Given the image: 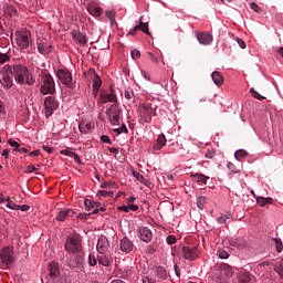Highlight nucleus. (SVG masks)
<instances>
[{
    "label": "nucleus",
    "mask_w": 283,
    "mask_h": 283,
    "mask_svg": "<svg viewBox=\"0 0 283 283\" xmlns=\"http://www.w3.org/2000/svg\"><path fill=\"white\" fill-rule=\"evenodd\" d=\"M19 209H21L22 211H30V206L22 205V206H19Z\"/></svg>",
    "instance_id": "64"
},
{
    "label": "nucleus",
    "mask_w": 283,
    "mask_h": 283,
    "mask_svg": "<svg viewBox=\"0 0 283 283\" xmlns=\"http://www.w3.org/2000/svg\"><path fill=\"white\" fill-rule=\"evenodd\" d=\"M73 39L74 41H77V43H80L81 45L87 44V38L81 32H73Z\"/></svg>",
    "instance_id": "25"
},
{
    "label": "nucleus",
    "mask_w": 283,
    "mask_h": 283,
    "mask_svg": "<svg viewBox=\"0 0 283 283\" xmlns=\"http://www.w3.org/2000/svg\"><path fill=\"white\" fill-rule=\"evenodd\" d=\"M237 43L241 48V50H247V42H244V40L237 38Z\"/></svg>",
    "instance_id": "53"
},
{
    "label": "nucleus",
    "mask_w": 283,
    "mask_h": 283,
    "mask_svg": "<svg viewBox=\"0 0 283 283\" xmlns=\"http://www.w3.org/2000/svg\"><path fill=\"white\" fill-rule=\"evenodd\" d=\"M87 11L92 14V17H101V14H103V9L96 3L88 4Z\"/></svg>",
    "instance_id": "21"
},
{
    "label": "nucleus",
    "mask_w": 283,
    "mask_h": 283,
    "mask_svg": "<svg viewBox=\"0 0 283 283\" xmlns=\"http://www.w3.org/2000/svg\"><path fill=\"white\" fill-rule=\"evenodd\" d=\"M97 196H102L103 198H114L113 191L98 190Z\"/></svg>",
    "instance_id": "42"
},
{
    "label": "nucleus",
    "mask_w": 283,
    "mask_h": 283,
    "mask_svg": "<svg viewBox=\"0 0 283 283\" xmlns=\"http://www.w3.org/2000/svg\"><path fill=\"white\" fill-rule=\"evenodd\" d=\"M134 178H136V180H138L139 182H142V185H147V179L145 178V176H143L140 172H133Z\"/></svg>",
    "instance_id": "38"
},
{
    "label": "nucleus",
    "mask_w": 283,
    "mask_h": 283,
    "mask_svg": "<svg viewBox=\"0 0 283 283\" xmlns=\"http://www.w3.org/2000/svg\"><path fill=\"white\" fill-rule=\"evenodd\" d=\"M139 239L143 242L149 243L151 242V238H154V233H151V230L147 227L139 228Z\"/></svg>",
    "instance_id": "16"
},
{
    "label": "nucleus",
    "mask_w": 283,
    "mask_h": 283,
    "mask_svg": "<svg viewBox=\"0 0 283 283\" xmlns=\"http://www.w3.org/2000/svg\"><path fill=\"white\" fill-rule=\"evenodd\" d=\"M193 180L195 182L207 185V180H209V177H205V175L197 174L193 176Z\"/></svg>",
    "instance_id": "34"
},
{
    "label": "nucleus",
    "mask_w": 283,
    "mask_h": 283,
    "mask_svg": "<svg viewBox=\"0 0 283 283\" xmlns=\"http://www.w3.org/2000/svg\"><path fill=\"white\" fill-rule=\"evenodd\" d=\"M130 55H132V59L136 61L137 59H140V51L135 49L130 52Z\"/></svg>",
    "instance_id": "54"
},
{
    "label": "nucleus",
    "mask_w": 283,
    "mask_h": 283,
    "mask_svg": "<svg viewBox=\"0 0 283 283\" xmlns=\"http://www.w3.org/2000/svg\"><path fill=\"white\" fill-rule=\"evenodd\" d=\"M140 30V27L137 24L135 25L129 32L128 35L129 36H136V32H138Z\"/></svg>",
    "instance_id": "55"
},
{
    "label": "nucleus",
    "mask_w": 283,
    "mask_h": 283,
    "mask_svg": "<svg viewBox=\"0 0 283 283\" xmlns=\"http://www.w3.org/2000/svg\"><path fill=\"white\" fill-rule=\"evenodd\" d=\"M84 262L85 259H83V254H77L70 263V269L75 271V273H83V271H85Z\"/></svg>",
    "instance_id": "10"
},
{
    "label": "nucleus",
    "mask_w": 283,
    "mask_h": 283,
    "mask_svg": "<svg viewBox=\"0 0 283 283\" xmlns=\"http://www.w3.org/2000/svg\"><path fill=\"white\" fill-rule=\"evenodd\" d=\"M8 145H10V147H14L15 149H19V147H21V144H19L17 140L14 139H9L8 140Z\"/></svg>",
    "instance_id": "52"
},
{
    "label": "nucleus",
    "mask_w": 283,
    "mask_h": 283,
    "mask_svg": "<svg viewBox=\"0 0 283 283\" xmlns=\"http://www.w3.org/2000/svg\"><path fill=\"white\" fill-rule=\"evenodd\" d=\"M102 143H106L107 145H112V139H109V136L103 135L101 137Z\"/></svg>",
    "instance_id": "59"
},
{
    "label": "nucleus",
    "mask_w": 283,
    "mask_h": 283,
    "mask_svg": "<svg viewBox=\"0 0 283 283\" xmlns=\"http://www.w3.org/2000/svg\"><path fill=\"white\" fill-rule=\"evenodd\" d=\"M124 97L126 98L127 103H136V95L134 94V91L130 88H127L124 92Z\"/></svg>",
    "instance_id": "29"
},
{
    "label": "nucleus",
    "mask_w": 283,
    "mask_h": 283,
    "mask_svg": "<svg viewBox=\"0 0 283 283\" xmlns=\"http://www.w3.org/2000/svg\"><path fill=\"white\" fill-rule=\"evenodd\" d=\"M97 261L102 266H112L114 259H112L111 254H105V252H102L97 255Z\"/></svg>",
    "instance_id": "17"
},
{
    "label": "nucleus",
    "mask_w": 283,
    "mask_h": 283,
    "mask_svg": "<svg viewBox=\"0 0 283 283\" xmlns=\"http://www.w3.org/2000/svg\"><path fill=\"white\" fill-rule=\"evenodd\" d=\"M66 218H74V210L72 209H65V210H60L56 220L59 222H65Z\"/></svg>",
    "instance_id": "18"
},
{
    "label": "nucleus",
    "mask_w": 283,
    "mask_h": 283,
    "mask_svg": "<svg viewBox=\"0 0 283 283\" xmlns=\"http://www.w3.org/2000/svg\"><path fill=\"white\" fill-rule=\"evenodd\" d=\"M33 171H36V167H34L33 165H29L25 168L24 174H33Z\"/></svg>",
    "instance_id": "57"
},
{
    "label": "nucleus",
    "mask_w": 283,
    "mask_h": 283,
    "mask_svg": "<svg viewBox=\"0 0 283 283\" xmlns=\"http://www.w3.org/2000/svg\"><path fill=\"white\" fill-rule=\"evenodd\" d=\"M139 30L144 32V34H148V36H151V33L149 32V24L143 22V18L139 19Z\"/></svg>",
    "instance_id": "33"
},
{
    "label": "nucleus",
    "mask_w": 283,
    "mask_h": 283,
    "mask_svg": "<svg viewBox=\"0 0 283 283\" xmlns=\"http://www.w3.org/2000/svg\"><path fill=\"white\" fill-rule=\"evenodd\" d=\"M197 39L201 45H210V43L213 41V36L209 33H199Z\"/></svg>",
    "instance_id": "19"
},
{
    "label": "nucleus",
    "mask_w": 283,
    "mask_h": 283,
    "mask_svg": "<svg viewBox=\"0 0 283 283\" xmlns=\"http://www.w3.org/2000/svg\"><path fill=\"white\" fill-rule=\"evenodd\" d=\"M101 85H103V81L101 76L93 71V92L94 94H98V90H101Z\"/></svg>",
    "instance_id": "22"
},
{
    "label": "nucleus",
    "mask_w": 283,
    "mask_h": 283,
    "mask_svg": "<svg viewBox=\"0 0 283 283\" xmlns=\"http://www.w3.org/2000/svg\"><path fill=\"white\" fill-rule=\"evenodd\" d=\"M250 8H251V10H253L254 12H258V13H261V12H262V9H261L260 6H258V3H255V2L250 3Z\"/></svg>",
    "instance_id": "51"
},
{
    "label": "nucleus",
    "mask_w": 283,
    "mask_h": 283,
    "mask_svg": "<svg viewBox=\"0 0 283 283\" xmlns=\"http://www.w3.org/2000/svg\"><path fill=\"white\" fill-rule=\"evenodd\" d=\"M219 271L221 274V277H219V283H224V277H233V268L227 263H222L219 266Z\"/></svg>",
    "instance_id": "13"
},
{
    "label": "nucleus",
    "mask_w": 283,
    "mask_h": 283,
    "mask_svg": "<svg viewBox=\"0 0 283 283\" xmlns=\"http://www.w3.org/2000/svg\"><path fill=\"white\" fill-rule=\"evenodd\" d=\"M115 132L117 134H129V129H127V126L125 124H123L122 127L116 128Z\"/></svg>",
    "instance_id": "48"
},
{
    "label": "nucleus",
    "mask_w": 283,
    "mask_h": 283,
    "mask_svg": "<svg viewBox=\"0 0 283 283\" xmlns=\"http://www.w3.org/2000/svg\"><path fill=\"white\" fill-rule=\"evenodd\" d=\"M48 283H54L56 282V279L61 275V268L59 266L57 262H51L48 265Z\"/></svg>",
    "instance_id": "9"
},
{
    "label": "nucleus",
    "mask_w": 283,
    "mask_h": 283,
    "mask_svg": "<svg viewBox=\"0 0 283 283\" xmlns=\"http://www.w3.org/2000/svg\"><path fill=\"white\" fill-rule=\"evenodd\" d=\"M38 51L41 53V54H48V49H45V44H43V42H40L38 41Z\"/></svg>",
    "instance_id": "45"
},
{
    "label": "nucleus",
    "mask_w": 283,
    "mask_h": 283,
    "mask_svg": "<svg viewBox=\"0 0 283 283\" xmlns=\"http://www.w3.org/2000/svg\"><path fill=\"white\" fill-rule=\"evenodd\" d=\"M116 187L115 181H104L101 185V189H114Z\"/></svg>",
    "instance_id": "40"
},
{
    "label": "nucleus",
    "mask_w": 283,
    "mask_h": 283,
    "mask_svg": "<svg viewBox=\"0 0 283 283\" xmlns=\"http://www.w3.org/2000/svg\"><path fill=\"white\" fill-rule=\"evenodd\" d=\"M273 241L275 242L277 253H282L283 251L282 239L274 238Z\"/></svg>",
    "instance_id": "44"
},
{
    "label": "nucleus",
    "mask_w": 283,
    "mask_h": 283,
    "mask_svg": "<svg viewBox=\"0 0 283 283\" xmlns=\"http://www.w3.org/2000/svg\"><path fill=\"white\" fill-rule=\"evenodd\" d=\"M4 11L7 12V14H9L11 17H17V14H19L17 7H14L12 4H6Z\"/></svg>",
    "instance_id": "32"
},
{
    "label": "nucleus",
    "mask_w": 283,
    "mask_h": 283,
    "mask_svg": "<svg viewBox=\"0 0 283 283\" xmlns=\"http://www.w3.org/2000/svg\"><path fill=\"white\" fill-rule=\"evenodd\" d=\"M90 216H92V213H80L77 216L78 220H87V218H90Z\"/></svg>",
    "instance_id": "62"
},
{
    "label": "nucleus",
    "mask_w": 283,
    "mask_h": 283,
    "mask_svg": "<svg viewBox=\"0 0 283 283\" xmlns=\"http://www.w3.org/2000/svg\"><path fill=\"white\" fill-rule=\"evenodd\" d=\"M0 259L2 262V266L10 269L14 264V251L12 250V248L7 247L2 249V251L0 252Z\"/></svg>",
    "instance_id": "6"
},
{
    "label": "nucleus",
    "mask_w": 283,
    "mask_h": 283,
    "mask_svg": "<svg viewBox=\"0 0 283 283\" xmlns=\"http://www.w3.org/2000/svg\"><path fill=\"white\" fill-rule=\"evenodd\" d=\"M156 114V111L154 107H151V104H144L140 108V116L145 123L151 122V115Z\"/></svg>",
    "instance_id": "12"
},
{
    "label": "nucleus",
    "mask_w": 283,
    "mask_h": 283,
    "mask_svg": "<svg viewBox=\"0 0 283 283\" xmlns=\"http://www.w3.org/2000/svg\"><path fill=\"white\" fill-rule=\"evenodd\" d=\"M247 156H248V153H247V150H243V149L237 150L234 153V158L237 160H242V159L247 158Z\"/></svg>",
    "instance_id": "35"
},
{
    "label": "nucleus",
    "mask_w": 283,
    "mask_h": 283,
    "mask_svg": "<svg viewBox=\"0 0 283 283\" xmlns=\"http://www.w3.org/2000/svg\"><path fill=\"white\" fill-rule=\"evenodd\" d=\"M107 247H109L107 239L104 237L99 238L97 241V252L105 253Z\"/></svg>",
    "instance_id": "23"
},
{
    "label": "nucleus",
    "mask_w": 283,
    "mask_h": 283,
    "mask_svg": "<svg viewBox=\"0 0 283 283\" xmlns=\"http://www.w3.org/2000/svg\"><path fill=\"white\" fill-rule=\"evenodd\" d=\"M84 207H85V211H92L93 209V201L90 199H85L84 200Z\"/></svg>",
    "instance_id": "47"
},
{
    "label": "nucleus",
    "mask_w": 283,
    "mask_h": 283,
    "mask_svg": "<svg viewBox=\"0 0 283 283\" xmlns=\"http://www.w3.org/2000/svg\"><path fill=\"white\" fill-rule=\"evenodd\" d=\"M234 247L237 249H244V247H247V242L244 241L243 238H239L234 241Z\"/></svg>",
    "instance_id": "41"
},
{
    "label": "nucleus",
    "mask_w": 283,
    "mask_h": 283,
    "mask_svg": "<svg viewBox=\"0 0 283 283\" xmlns=\"http://www.w3.org/2000/svg\"><path fill=\"white\" fill-rule=\"evenodd\" d=\"M217 255H219V258L221 260H227V258H229V252L224 249H220L217 251Z\"/></svg>",
    "instance_id": "43"
},
{
    "label": "nucleus",
    "mask_w": 283,
    "mask_h": 283,
    "mask_svg": "<svg viewBox=\"0 0 283 283\" xmlns=\"http://www.w3.org/2000/svg\"><path fill=\"white\" fill-rule=\"evenodd\" d=\"M32 36V33L30 31H20L17 33L15 43L18 48L23 52L24 50H28L30 48V38Z\"/></svg>",
    "instance_id": "5"
},
{
    "label": "nucleus",
    "mask_w": 283,
    "mask_h": 283,
    "mask_svg": "<svg viewBox=\"0 0 283 283\" xmlns=\"http://www.w3.org/2000/svg\"><path fill=\"white\" fill-rule=\"evenodd\" d=\"M205 202H207V198H205V197H199L198 200H197V206H198L200 209H203Z\"/></svg>",
    "instance_id": "50"
},
{
    "label": "nucleus",
    "mask_w": 283,
    "mask_h": 283,
    "mask_svg": "<svg viewBox=\"0 0 283 283\" xmlns=\"http://www.w3.org/2000/svg\"><path fill=\"white\" fill-rule=\"evenodd\" d=\"M106 17L112 21L116 17V11H106Z\"/></svg>",
    "instance_id": "60"
},
{
    "label": "nucleus",
    "mask_w": 283,
    "mask_h": 283,
    "mask_svg": "<svg viewBox=\"0 0 283 283\" xmlns=\"http://www.w3.org/2000/svg\"><path fill=\"white\" fill-rule=\"evenodd\" d=\"M3 75L2 77L0 78V83L2 86H4L7 90H10V87H12L14 85V81L12 78L13 75L12 73L8 72V71H3Z\"/></svg>",
    "instance_id": "15"
},
{
    "label": "nucleus",
    "mask_w": 283,
    "mask_h": 283,
    "mask_svg": "<svg viewBox=\"0 0 283 283\" xmlns=\"http://www.w3.org/2000/svg\"><path fill=\"white\" fill-rule=\"evenodd\" d=\"M231 220V214H221L218 219L217 222L219 224H227V221Z\"/></svg>",
    "instance_id": "39"
},
{
    "label": "nucleus",
    "mask_w": 283,
    "mask_h": 283,
    "mask_svg": "<svg viewBox=\"0 0 283 283\" xmlns=\"http://www.w3.org/2000/svg\"><path fill=\"white\" fill-rule=\"evenodd\" d=\"M256 205H259V207H266V205H273V198L256 197Z\"/></svg>",
    "instance_id": "28"
},
{
    "label": "nucleus",
    "mask_w": 283,
    "mask_h": 283,
    "mask_svg": "<svg viewBox=\"0 0 283 283\" xmlns=\"http://www.w3.org/2000/svg\"><path fill=\"white\" fill-rule=\"evenodd\" d=\"M174 270L177 277H180V266H178V263L174 264Z\"/></svg>",
    "instance_id": "63"
},
{
    "label": "nucleus",
    "mask_w": 283,
    "mask_h": 283,
    "mask_svg": "<svg viewBox=\"0 0 283 283\" xmlns=\"http://www.w3.org/2000/svg\"><path fill=\"white\" fill-rule=\"evenodd\" d=\"M102 103H116L118 101L116 98V95L109 94V93H103L101 94Z\"/></svg>",
    "instance_id": "26"
},
{
    "label": "nucleus",
    "mask_w": 283,
    "mask_h": 283,
    "mask_svg": "<svg viewBox=\"0 0 283 283\" xmlns=\"http://www.w3.org/2000/svg\"><path fill=\"white\" fill-rule=\"evenodd\" d=\"M41 94L44 96L48 94H54L56 92V84L54 83V77H52L50 74H43L42 75V85L40 87Z\"/></svg>",
    "instance_id": "4"
},
{
    "label": "nucleus",
    "mask_w": 283,
    "mask_h": 283,
    "mask_svg": "<svg viewBox=\"0 0 283 283\" xmlns=\"http://www.w3.org/2000/svg\"><path fill=\"white\" fill-rule=\"evenodd\" d=\"M250 94L252 96V98H256V101H264V96H262L260 93H258V91H255V88H250Z\"/></svg>",
    "instance_id": "37"
},
{
    "label": "nucleus",
    "mask_w": 283,
    "mask_h": 283,
    "mask_svg": "<svg viewBox=\"0 0 283 283\" xmlns=\"http://www.w3.org/2000/svg\"><path fill=\"white\" fill-rule=\"evenodd\" d=\"M122 114H123V111H120V107H118V105H115V104L111 105L106 109V116H108V120L113 125H118V123L120 122Z\"/></svg>",
    "instance_id": "7"
},
{
    "label": "nucleus",
    "mask_w": 283,
    "mask_h": 283,
    "mask_svg": "<svg viewBox=\"0 0 283 283\" xmlns=\"http://www.w3.org/2000/svg\"><path fill=\"white\" fill-rule=\"evenodd\" d=\"M10 61V55L7 53H0V65H3V63H8Z\"/></svg>",
    "instance_id": "46"
},
{
    "label": "nucleus",
    "mask_w": 283,
    "mask_h": 283,
    "mask_svg": "<svg viewBox=\"0 0 283 283\" xmlns=\"http://www.w3.org/2000/svg\"><path fill=\"white\" fill-rule=\"evenodd\" d=\"M56 77L62 83V85H65L69 90H74L76 87V81H74V77L72 76V72L67 69H59L56 71Z\"/></svg>",
    "instance_id": "3"
},
{
    "label": "nucleus",
    "mask_w": 283,
    "mask_h": 283,
    "mask_svg": "<svg viewBox=\"0 0 283 283\" xmlns=\"http://www.w3.org/2000/svg\"><path fill=\"white\" fill-rule=\"evenodd\" d=\"M64 249L66 253H72L73 255L76 253H83V238L81 234H70L65 240Z\"/></svg>",
    "instance_id": "2"
},
{
    "label": "nucleus",
    "mask_w": 283,
    "mask_h": 283,
    "mask_svg": "<svg viewBox=\"0 0 283 283\" xmlns=\"http://www.w3.org/2000/svg\"><path fill=\"white\" fill-rule=\"evenodd\" d=\"M213 83L217 87H222V85H224V76L218 71L213 72Z\"/></svg>",
    "instance_id": "24"
},
{
    "label": "nucleus",
    "mask_w": 283,
    "mask_h": 283,
    "mask_svg": "<svg viewBox=\"0 0 283 283\" xmlns=\"http://www.w3.org/2000/svg\"><path fill=\"white\" fill-rule=\"evenodd\" d=\"M147 56H148L149 61H153V63H158V57H156V55H154V53H147Z\"/></svg>",
    "instance_id": "61"
},
{
    "label": "nucleus",
    "mask_w": 283,
    "mask_h": 283,
    "mask_svg": "<svg viewBox=\"0 0 283 283\" xmlns=\"http://www.w3.org/2000/svg\"><path fill=\"white\" fill-rule=\"evenodd\" d=\"M8 209H11L12 211H19V205L14 203L10 198L6 199Z\"/></svg>",
    "instance_id": "36"
},
{
    "label": "nucleus",
    "mask_w": 283,
    "mask_h": 283,
    "mask_svg": "<svg viewBox=\"0 0 283 283\" xmlns=\"http://www.w3.org/2000/svg\"><path fill=\"white\" fill-rule=\"evenodd\" d=\"M2 72H10L14 77L15 83L19 85H34L35 81L33 76H30V70L23 64H7L3 66Z\"/></svg>",
    "instance_id": "1"
},
{
    "label": "nucleus",
    "mask_w": 283,
    "mask_h": 283,
    "mask_svg": "<svg viewBox=\"0 0 283 283\" xmlns=\"http://www.w3.org/2000/svg\"><path fill=\"white\" fill-rule=\"evenodd\" d=\"M78 129L81 134H92V132H94V123L82 122L78 125Z\"/></svg>",
    "instance_id": "20"
},
{
    "label": "nucleus",
    "mask_w": 283,
    "mask_h": 283,
    "mask_svg": "<svg viewBox=\"0 0 283 283\" xmlns=\"http://www.w3.org/2000/svg\"><path fill=\"white\" fill-rule=\"evenodd\" d=\"M61 154H62V156H69L70 158L74 157V155H75L74 151L67 150V149L61 150Z\"/></svg>",
    "instance_id": "56"
},
{
    "label": "nucleus",
    "mask_w": 283,
    "mask_h": 283,
    "mask_svg": "<svg viewBox=\"0 0 283 283\" xmlns=\"http://www.w3.org/2000/svg\"><path fill=\"white\" fill-rule=\"evenodd\" d=\"M97 262L98 261L96 260V256H94L93 254L88 255V265L90 266H96Z\"/></svg>",
    "instance_id": "49"
},
{
    "label": "nucleus",
    "mask_w": 283,
    "mask_h": 283,
    "mask_svg": "<svg viewBox=\"0 0 283 283\" xmlns=\"http://www.w3.org/2000/svg\"><path fill=\"white\" fill-rule=\"evenodd\" d=\"M156 275L160 281L167 280V270L163 266H158L156 269Z\"/></svg>",
    "instance_id": "30"
},
{
    "label": "nucleus",
    "mask_w": 283,
    "mask_h": 283,
    "mask_svg": "<svg viewBox=\"0 0 283 283\" xmlns=\"http://www.w3.org/2000/svg\"><path fill=\"white\" fill-rule=\"evenodd\" d=\"M167 244H176V237L175 235H168L166 238Z\"/></svg>",
    "instance_id": "58"
},
{
    "label": "nucleus",
    "mask_w": 283,
    "mask_h": 283,
    "mask_svg": "<svg viewBox=\"0 0 283 283\" xmlns=\"http://www.w3.org/2000/svg\"><path fill=\"white\" fill-rule=\"evenodd\" d=\"M44 107H45V116L46 118H50L55 112V109H59V102H56V97L54 96H48L44 99Z\"/></svg>",
    "instance_id": "8"
},
{
    "label": "nucleus",
    "mask_w": 283,
    "mask_h": 283,
    "mask_svg": "<svg viewBox=\"0 0 283 283\" xmlns=\"http://www.w3.org/2000/svg\"><path fill=\"white\" fill-rule=\"evenodd\" d=\"M250 280H251V273H249L247 271L240 272L239 283H249Z\"/></svg>",
    "instance_id": "31"
},
{
    "label": "nucleus",
    "mask_w": 283,
    "mask_h": 283,
    "mask_svg": "<svg viewBox=\"0 0 283 283\" xmlns=\"http://www.w3.org/2000/svg\"><path fill=\"white\" fill-rule=\"evenodd\" d=\"M199 251H198V247H193V245H188V247H184L181 250V254L182 258H185V260H196L199 255Z\"/></svg>",
    "instance_id": "11"
},
{
    "label": "nucleus",
    "mask_w": 283,
    "mask_h": 283,
    "mask_svg": "<svg viewBox=\"0 0 283 283\" xmlns=\"http://www.w3.org/2000/svg\"><path fill=\"white\" fill-rule=\"evenodd\" d=\"M165 145H167V138L165 137V135H159L157 138V145L154 146V149L160 151V149H163Z\"/></svg>",
    "instance_id": "27"
},
{
    "label": "nucleus",
    "mask_w": 283,
    "mask_h": 283,
    "mask_svg": "<svg viewBox=\"0 0 283 283\" xmlns=\"http://www.w3.org/2000/svg\"><path fill=\"white\" fill-rule=\"evenodd\" d=\"M119 249L123 253H132L134 251V242L129 240V238L124 237L119 241Z\"/></svg>",
    "instance_id": "14"
}]
</instances>
